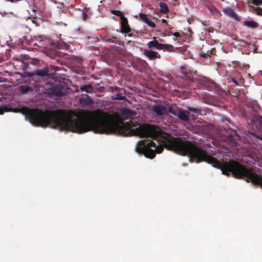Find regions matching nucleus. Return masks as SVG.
<instances>
[{
  "mask_svg": "<svg viewBox=\"0 0 262 262\" xmlns=\"http://www.w3.org/2000/svg\"><path fill=\"white\" fill-rule=\"evenodd\" d=\"M20 112L36 126H50L54 128L80 134L89 131L99 134L127 132L140 138L158 139L161 144L158 146L152 140H143L139 142L136 147L137 152L150 159H153L156 154H161L164 147L190 158L189 141L174 138L155 125H141L132 121L124 123L117 114H109L99 109L84 110L77 114L72 110H46L43 111L27 107L20 108Z\"/></svg>",
  "mask_w": 262,
  "mask_h": 262,
  "instance_id": "nucleus-1",
  "label": "nucleus"
},
{
  "mask_svg": "<svg viewBox=\"0 0 262 262\" xmlns=\"http://www.w3.org/2000/svg\"><path fill=\"white\" fill-rule=\"evenodd\" d=\"M147 46L149 48H154L159 50L169 52L171 51L173 48V46L171 45L159 43L155 37L154 38L153 40L148 42Z\"/></svg>",
  "mask_w": 262,
  "mask_h": 262,
  "instance_id": "nucleus-2",
  "label": "nucleus"
},
{
  "mask_svg": "<svg viewBox=\"0 0 262 262\" xmlns=\"http://www.w3.org/2000/svg\"><path fill=\"white\" fill-rule=\"evenodd\" d=\"M151 110L156 116L160 117L167 115V107L162 105H153Z\"/></svg>",
  "mask_w": 262,
  "mask_h": 262,
  "instance_id": "nucleus-3",
  "label": "nucleus"
},
{
  "mask_svg": "<svg viewBox=\"0 0 262 262\" xmlns=\"http://www.w3.org/2000/svg\"><path fill=\"white\" fill-rule=\"evenodd\" d=\"M228 132L227 135H225L226 140L232 144V146L235 145L237 140L239 139V137L237 135L235 131L229 130Z\"/></svg>",
  "mask_w": 262,
  "mask_h": 262,
  "instance_id": "nucleus-4",
  "label": "nucleus"
},
{
  "mask_svg": "<svg viewBox=\"0 0 262 262\" xmlns=\"http://www.w3.org/2000/svg\"><path fill=\"white\" fill-rule=\"evenodd\" d=\"M121 114L124 120L132 119L136 115L135 111L127 108H123L121 110Z\"/></svg>",
  "mask_w": 262,
  "mask_h": 262,
  "instance_id": "nucleus-5",
  "label": "nucleus"
},
{
  "mask_svg": "<svg viewBox=\"0 0 262 262\" xmlns=\"http://www.w3.org/2000/svg\"><path fill=\"white\" fill-rule=\"evenodd\" d=\"M33 75L40 77H50L53 75V73H50L48 68H45L43 69L35 70L33 73Z\"/></svg>",
  "mask_w": 262,
  "mask_h": 262,
  "instance_id": "nucleus-6",
  "label": "nucleus"
},
{
  "mask_svg": "<svg viewBox=\"0 0 262 262\" xmlns=\"http://www.w3.org/2000/svg\"><path fill=\"white\" fill-rule=\"evenodd\" d=\"M49 93L56 96H62L65 95L66 93L61 89V86H54L52 88Z\"/></svg>",
  "mask_w": 262,
  "mask_h": 262,
  "instance_id": "nucleus-7",
  "label": "nucleus"
},
{
  "mask_svg": "<svg viewBox=\"0 0 262 262\" xmlns=\"http://www.w3.org/2000/svg\"><path fill=\"white\" fill-rule=\"evenodd\" d=\"M121 21V32L123 33H129L130 32V28L128 24L127 18L124 17L122 18Z\"/></svg>",
  "mask_w": 262,
  "mask_h": 262,
  "instance_id": "nucleus-8",
  "label": "nucleus"
},
{
  "mask_svg": "<svg viewBox=\"0 0 262 262\" xmlns=\"http://www.w3.org/2000/svg\"><path fill=\"white\" fill-rule=\"evenodd\" d=\"M144 54L150 60H154L156 58L160 59L161 56L158 55L157 52L152 50H145L144 51Z\"/></svg>",
  "mask_w": 262,
  "mask_h": 262,
  "instance_id": "nucleus-9",
  "label": "nucleus"
},
{
  "mask_svg": "<svg viewBox=\"0 0 262 262\" xmlns=\"http://www.w3.org/2000/svg\"><path fill=\"white\" fill-rule=\"evenodd\" d=\"M139 16L140 19L145 23L148 26L153 28L156 27L155 24L149 19L145 14L141 13L139 14Z\"/></svg>",
  "mask_w": 262,
  "mask_h": 262,
  "instance_id": "nucleus-10",
  "label": "nucleus"
},
{
  "mask_svg": "<svg viewBox=\"0 0 262 262\" xmlns=\"http://www.w3.org/2000/svg\"><path fill=\"white\" fill-rule=\"evenodd\" d=\"M223 12L226 15L236 19L237 18V15L235 13L234 10L231 8H226L223 10Z\"/></svg>",
  "mask_w": 262,
  "mask_h": 262,
  "instance_id": "nucleus-11",
  "label": "nucleus"
},
{
  "mask_svg": "<svg viewBox=\"0 0 262 262\" xmlns=\"http://www.w3.org/2000/svg\"><path fill=\"white\" fill-rule=\"evenodd\" d=\"M243 24L250 28H256L258 26V24L254 20H245L243 22Z\"/></svg>",
  "mask_w": 262,
  "mask_h": 262,
  "instance_id": "nucleus-12",
  "label": "nucleus"
},
{
  "mask_svg": "<svg viewBox=\"0 0 262 262\" xmlns=\"http://www.w3.org/2000/svg\"><path fill=\"white\" fill-rule=\"evenodd\" d=\"M177 117L183 121L187 122L189 120V118L188 115L181 110L180 111L179 114H178Z\"/></svg>",
  "mask_w": 262,
  "mask_h": 262,
  "instance_id": "nucleus-13",
  "label": "nucleus"
},
{
  "mask_svg": "<svg viewBox=\"0 0 262 262\" xmlns=\"http://www.w3.org/2000/svg\"><path fill=\"white\" fill-rule=\"evenodd\" d=\"M80 90L81 91L86 92V93H91L93 91V87L91 84L83 85L81 86Z\"/></svg>",
  "mask_w": 262,
  "mask_h": 262,
  "instance_id": "nucleus-14",
  "label": "nucleus"
},
{
  "mask_svg": "<svg viewBox=\"0 0 262 262\" xmlns=\"http://www.w3.org/2000/svg\"><path fill=\"white\" fill-rule=\"evenodd\" d=\"M180 110V109L176 107H173L172 106H169L167 107V114L168 113H170L174 116H177Z\"/></svg>",
  "mask_w": 262,
  "mask_h": 262,
  "instance_id": "nucleus-15",
  "label": "nucleus"
},
{
  "mask_svg": "<svg viewBox=\"0 0 262 262\" xmlns=\"http://www.w3.org/2000/svg\"><path fill=\"white\" fill-rule=\"evenodd\" d=\"M159 5L160 7V10L162 12H163L164 13H166L168 12V9L167 5L165 3L161 2L159 4Z\"/></svg>",
  "mask_w": 262,
  "mask_h": 262,
  "instance_id": "nucleus-16",
  "label": "nucleus"
},
{
  "mask_svg": "<svg viewBox=\"0 0 262 262\" xmlns=\"http://www.w3.org/2000/svg\"><path fill=\"white\" fill-rule=\"evenodd\" d=\"M111 13L120 17L121 19H122V18L124 17L123 15L122 12H121L119 10H111Z\"/></svg>",
  "mask_w": 262,
  "mask_h": 262,
  "instance_id": "nucleus-17",
  "label": "nucleus"
},
{
  "mask_svg": "<svg viewBox=\"0 0 262 262\" xmlns=\"http://www.w3.org/2000/svg\"><path fill=\"white\" fill-rule=\"evenodd\" d=\"M188 110L196 114H200L201 113V111L196 108L192 107H188Z\"/></svg>",
  "mask_w": 262,
  "mask_h": 262,
  "instance_id": "nucleus-18",
  "label": "nucleus"
},
{
  "mask_svg": "<svg viewBox=\"0 0 262 262\" xmlns=\"http://www.w3.org/2000/svg\"><path fill=\"white\" fill-rule=\"evenodd\" d=\"M212 51L211 50L210 51H208L207 53H205V52L201 53L200 55L203 58H207V57L210 56V55L211 54H212Z\"/></svg>",
  "mask_w": 262,
  "mask_h": 262,
  "instance_id": "nucleus-19",
  "label": "nucleus"
},
{
  "mask_svg": "<svg viewBox=\"0 0 262 262\" xmlns=\"http://www.w3.org/2000/svg\"><path fill=\"white\" fill-rule=\"evenodd\" d=\"M115 99L117 100H123L125 99V96H123L121 93H118L115 97Z\"/></svg>",
  "mask_w": 262,
  "mask_h": 262,
  "instance_id": "nucleus-20",
  "label": "nucleus"
},
{
  "mask_svg": "<svg viewBox=\"0 0 262 262\" xmlns=\"http://www.w3.org/2000/svg\"><path fill=\"white\" fill-rule=\"evenodd\" d=\"M254 12L257 14L262 16V9L259 7L254 8Z\"/></svg>",
  "mask_w": 262,
  "mask_h": 262,
  "instance_id": "nucleus-21",
  "label": "nucleus"
},
{
  "mask_svg": "<svg viewBox=\"0 0 262 262\" xmlns=\"http://www.w3.org/2000/svg\"><path fill=\"white\" fill-rule=\"evenodd\" d=\"M9 110L7 107L1 106H0V115H3L4 112H8Z\"/></svg>",
  "mask_w": 262,
  "mask_h": 262,
  "instance_id": "nucleus-22",
  "label": "nucleus"
},
{
  "mask_svg": "<svg viewBox=\"0 0 262 262\" xmlns=\"http://www.w3.org/2000/svg\"><path fill=\"white\" fill-rule=\"evenodd\" d=\"M252 3L255 5H260L262 4V0H252Z\"/></svg>",
  "mask_w": 262,
  "mask_h": 262,
  "instance_id": "nucleus-23",
  "label": "nucleus"
},
{
  "mask_svg": "<svg viewBox=\"0 0 262 262\" xmlns=\"http://www.w3.org/2000/svg\"><path fill=\"white\" fill-rule=\"evenodd\" d=\"M256 122L257 123H258L259 125H262V116H258L257 118H256Z\"/></svg>",
  "mask_w": 262,
  "mask_h": 262,
  "instance_id": "nucleus-24",
  "label": "nucleus"
},
{
  "mask_svg": "<svg viewBox=\"0 0 262 262\" xmlns=\"http://www.w3.org/2000/svg\"><path fill=\"white\" fill-rule=\"evenodd\" d=\"M170 34L176 36V37H181V35L178 32H175L173 33L172 32H170Z\"/></svg>",
  "mask_w": 262,
  "mask_h": 262,
  "instance_id": "nucleus-25",
  "label": "nucleus"
},
{
  "mask_svg": "<svg viewBox=\"0 0 262 262\" xmlns=\"http://www.w3.org/2000/svg\"><path fill=\"white\" fill-rule=\"evenodd\" d=\"M232 81L235 83L236 85H239V83L237 80H236L234 78H232Z\"/></svg>",
  "mask_w": 262,
  "mask_h": 262,
  "instance_id": "nucleus-26",
  "label": "nucleus"
},
{
  "mask_svg": "<svg viewBox=\"0 0 262 262\" xmlns=\"http://www.w3.org/2000/svg\"><path fill=\"white\" fill-rule=\"evenodd\" d=\"M141 63L143 67H145L146 66V65L147 64V62L145 61H141Z\"/></svg>",
  "mask_w": 262,
  "mask_h": 262,
  "instance_id": "nucleus-27",
  "label": "nucleus"
},
{
  "mask_svg": "<svg viewBox=\"0 0 262 262\" xmlns=\"http://www.w3.org/2000/svg\"><path fill=\"white\" fill-rule=\"evenodd\" d=\"M248 133L249 134H250V135H251L253 136L256 137V138H259V139H260L261 140H262V138H260V137H258V136H255L253 133H251V132H249V131H248Z\"/></svg>",
  "mask_w": 262,
  "mask_h": 262,
  "instance_id": "nucleus-28",
  "label": "nucleus"
},
{
  "mask_svg": "<svg viewBox=\"0 0 262 262\" xmlns=\"http://www.w3.org/2000/svg\"><path fill=\"white\" fill-rule=\"evenodd\" d=\"M45 9V5H43L42 7H41L40 8V11H43Z\"/></svg>",
  "mask_w": 262,
  "mask_h": 262,
  "instance_id": "nucleus-29",
  "label": "nucleus"
},
{
  "mask_svg": "<svg viewBox=\"0 0 262 262\" xmlns=\"http://www.w3.org/2000/svg\"><path fill=\"white\" fill-rule=\"evenodd\" d=\"M167 26H168V27L169 30H171V29L173 28L171 26H170L169 25H168V24H167Z\"/></svg>",
  "mask_w": 262,
  "mask_h": 262,
  "instance_id": "nucleus-30",
  "label": "nucleus"
},
{
  "mask_svg": "<svg viewBox=\"0 0 262 262\" xmlns=\"http://www.w3.org/2000/svg\"><path fill=\"white\" fill-rule=\"evenodd\" d=\"M162 21L163 22V23L167 24V21L165 19H162Z\"/></svg>",
  "mask_w": 262,
  "mask_h": 262,
  "instance_id": "nucleus-31",
  "label": "nucleus"
},
{
  "mask_svg": "<svg viewBox=\"0 0 262 262\" xmlns=\"http://www.w3.org/2000/svg\"><path fill=\"white\" fill-rule=\"evenodd\" d=\"M137 70L138 71H139V72H142V69H137Z\"/></svg>",
  "mask_w": 262,
  "mask_h": 262,
  "instance_id": "nucleus-32",
  "label": "nucleus"
},
{
  "mask_svg": "<svg viewBox=\"0 0 262 262\" xmlns=\"http://www.w3.org/2000/svg\"><path fill=\"white\" fill-rule=\"evenodd\" d=\"M88 100H89V101H90V102H92V99H91L90 98H89V99H88Z\"/></svg>",
  "mask_w": 262,
  "mask_h": 262,
  "instance_id": "nucleus-33",
  "label": "nucleus"
},
{
  "mask_svg": "<svg viewBox=\"0 0 262 262\" xmlns=\"http://www.w3.org/2000/svg\"><path fill=\"white\" fill-rule=\"evenodd\" d=\"M119 88L116 87V88H115V90H119Z\"/></svg>",
  "mask_w": 262,
  "mask_h": 262,
  "instance_id": "nucleus-34",
  "label": "nucleus"
},
{
  "mask_svg": "<svg viewBox=\"0 0 262 262\" xmlns=\"http://www.w3.org/2000/svg\"><path fill=\"white\" fill-rule=\"evenodd\" d=\"M106 40H108V41H110V39H106Z\"/></svg>",
  "mask_w": 262,
  "mask_h": 262,
  "instance_id": "nucleus-35",
  "label": "nucleus"
},
{
  "mask_svg": "<svg viewBox=\"0 0 262 262\" xmlns=\"http://www.w3.org/2000/svg\"><path fill=\"white\" fill-rule=\"evenodd\" d=\"M261 75H262V71H261Z\"/></svg>",
  "mask_w": 262,
  "mask_h": 262,
  "instance_id": "nucleus-36",
  "label": "nucleus"
}]
</instances>
